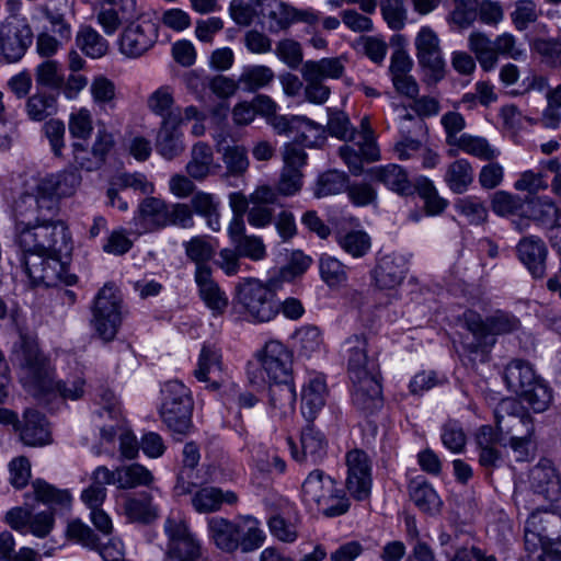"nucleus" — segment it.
Here are the masks:
<instances>
[{"label": "nucleus", "mask_w": 561, "mask_h": 561, "mask_svg": "<svg viewBox=\"0 0 561 561\" xmlns=\"http://www.w3.org/2000/svg\"><path fill=\"white\" fill-rule=\"evenodd\" d=\"M98 21L107 35L128 23L121 41V51L136 58L148 51L158 38V26L149 19H140L136 0H102Z\"/></svg>", "instance_id": "f257e3e1"}, {"label": "nucleus", "mask_w": 561, "mask_h": 561, "mask_svg": "<svg viewBox=\"0 0 561 561\" xmlns=\"http://www.w3.org/2000/svg\"><path fill=\"white\" fill-rule=\"evenodd\" d=\"M16 356L28 382L39 392H57L64 399L70 400L83 396L84 380L81 377L54 380L49 363L35 343L24 341Z\"/></svg>", "instance_id": "f03ea898"}, {"label": "nucleus", "mask_w": 561, "mask_h": 561, "mask_svg": "<svg viewBox=\"0 0 561 561\" xmlns=\"http://www.w3.org/2000/svg\"><path fill=\"white\" fill-rule=\"evenodd\" d=\"M193 215L186 204H167L156 197L141 201L131 220V231L138 236L162 229L167 226L191 228Z\"/></svg>", "instance_id": "7ed1b4c3"}, {"label": "nucleus", "mask_w": 561, "mask_h": 561, "mask_svg": "<svg viewBox=\"0 0 561 561\" xmlns=\"http://www.w3.org/2000/svg\"><path fill=\"white\" fill-rule=\"evenodd\" d=\"M16 242L26 254H61L69 249V232L61 220L54 218L49 222L23 226L15 233Z\"/></svg>", "instance_id": "20e7f679"}, {"label": "nucleus", "mask_w": 561, "mask_h": 561, "mask_svg": "<svg viewBox=\"0 0 561 561\" xmlns=\"http://www.w3.org/2000/svg\"><path fill=\"white\" fill-rule=\"evenodd\" d=\"M257 364L250 363L247 374L252 385L291 381V352L279 341L271 340L256 354Z\"/></svg>", "instance_id": "39448f33"}, {"label": "nucleus", "mask_w": 561, "mask_h": 561, "mask_svg": "<svg viewBox=\"0 0 561 561\" xmlns=\"http://www.w3.org/2000/svg\"><path fill=\"white\" fill-rule=\"evenodd\" d=\"M236 300L251 321L264 323L279 313L275 284H264L256 278H244L236 287Z\"/></svg>", "instance_id": "423d86ee"}, {"label": "nucleus", "mask_w": 561, "mask_h": 561, "mask_svg": "<svg viewBox=\"0 0 561 561\" xmlns=\"http://www.w3.org/2000/svg\"><path fill=\"white\" fill-rule=\"evenodd\" d=\"M160 415L176 435H185L192 426L193 400L187 387L179 380L165 382L161 390Z\"/></svg>", "instance_id": "0eeeda50"}, {"label": "nucleus", "mask_w": 561, "mask_h": 561, "mask_svg": "<svg viewBox=\"0 0 561 561\" xmlns=\"http://www.w3.org/2000/svg\"><path fill=\"white\" fill-rule=\"evenodd\" d=\"M36 179L25 184L24 192L14 203L15 233L23 230V226L49 222L57 215V201L35 188Z\"/></svg>", "instance_id": "6e6552de"}, {"label": "nucleus", "mask_w": 561, "mask_h": 561, "mask_svg": "<svg viewBox=\"0 0 561 561\" xmlns=\"http://www.w3.org/2000/svg\"><path fill=\"white\" fill-rule=\"evenodd\" d=\"M528 533L540 547V553L531 561H561V510H537L528 517Z\"/></svg>", "instance_id": "1a4fd4ad"}, {"label": "nucleus", "mask_w": 561, "mask_h": 561, "mask_svg": "<svg viewBox=\"0 0 561 561\" xmlns=\"http://www.w3.org/2000/svg\"><path fill=\"white\" fill-rule=\"evenodd\" d=\"M163 529L168 541L161 561H210L204 556L202 542L185 520L169 516Z\"/></svg>", "instance_id": "9d476101"}, {"label": "nucleus", "mask_w": 561, "mask_h": 561, "mask_svg": "<svg viewBox=\"0 0 561 561\" xmlns=\"http://www.w3.org/2000/svg\"><path fill=\"white\" fill-rule=\"evenodd\" d=\"M518 323L517 319L503 311H496L485 320L480 314L470 313L466 317V327L474 341L466 347L471 353L486 352L494 345L495 335L514 331Z\"/></svg>", "instance_id": "9b49d317"}, {"label": "nucleus", "mask_w": 561, "mask_h": 561, "mask_svg": "<svg viewBox=\"0 0 561 561\" xmlns=\"http://www.w3.org/2000/svg\"><path fill=\"white\" fill-rule=\"evenodd\" d=\"M92 313V323L99 336L105 342L114 340L122 323L119 291L108 285L101 288L94 299Z\"/></svg>", "instance_id": "f8f14e48"}, {"label": "nucleus", "mask_w": 561, "mask_h": 561, "mask_svg": "<svg viewBox=\"0 0 561 561\" xmlns=\"http://www.w3.org/2000/svg\"><path fill=\"white\" fill-rule=\"evenodd\" d=\"M267 19L268 31L277 34L287 31L296 23H304L309 26H316L320 22V12L313 8H296L288 2L278 0H268Z\"/></svg>", "instance_id": "ddd939ff"}, {"label": "nucleus", "mask_w": 561, "mask_h": 561, "mask_svg": "<svg viewBox=\"0 0 561 561\" xmlns=\"http://www.w3.org/2000/svg\"><path fill=\"white\" fill-rule=\"evenodd\" d=\"M267 123L277 135L291 136L296 142L305 147H317L323 140L321 125L306 116L275 114Z\"/></svg>", "instance_id": "4468645a"}, {"label": "nucleus", "mask_w": 561, "mask_h": 561, "mask_svg": "<svg viewBox=\"0 0 561 561\" xmlns=\"http://www.w3.org/2000/svg\"><path fill=\"white\" fill-rule=\"evenodd\" d=\"M347 476L345 486L356 501H365L371 492V461L362 449L350 450L345 456Z\"/></svg>", "instance_id": "2eb2a0df"}, {"label": "nucleus", "mask_w": 561, "mask_h": 561, "mask_svg": "<svg viewBox=\"0 0 561 561\" xmlns=\"http://www.w3.org/2000/svg\"><path fill=\"white\" fill-rule=\"evenodd\" d=\"M416 57L432 82H438L445 75V61L439 47V38L428 26H423L415 37Z\"/></svg>", "instance_id": "dca6fc26"}, {"label": "nucleus", "mask_w": 561, "mask_h": 561, "mask_svg": "<svg viewBox=\"0 0 561 561\" xmlns=\"http://www.w3.org/2000/svg\"><path fill=\"white\" fill-rule=\"evenodd\" d=\"M32 42V28L25 22L8 19L0 25V50L8 62L20 60Z\"/></svg>", "instance_id": "f3484780"}, {"label": "nucleus", "mask_w": 561, "mask_h": 561, "mask_svg": "<svg viewBox=\"0 0 561 561\" xmlns=\"http://www.w3.org/2000/svg\"><path fill=\"white\" fill-rule=\"evenodd\" d=\"M342 353L347 358V369L351 380H359L366 376L377 375L375 360L367 355V337L365 334H354L342 345Z\"/></svg>", "instance_id": "a211bd4d"}, {"label": "nucleus", "mask_w": 561, "mask_h": 561, "mask_svg": "<svg viewBox=\"0 0 561 561\" xmlns=\"http://www.w3.org/2000/svg\"><path fill=\"white\" fill-rule=\"evenodd\" d=\"M287 445L293 459L299 463L309 462L316 465L321 462L327 456L328 443L324 435L310 425L301 432V450H298L297 444L291 437L287 438Z\"/></svg>", "instance_id": "6ab92c4d"}, {"label": "nucleus", "mask_w": 561, "mask_h": 561, "mask_svg": "<svg viewBox=\"0 0 561 561\" xmlns=\"http://www.w3.org/2000/svg\"><path fill=\"white\" fill-rule=\"evenodd\" d=\"M353 383L352 401L365 415H371L382 408L381 385L377 375L366 376Z\"/></svg>", "instance_id": "aec40b11"}, {"label": "nucleus", "mask_w": 561, "mask_h": 561, "mask_svg": "<svg viewBox=\"0 0 561 561\" xmlns=\"http://www.w3.org/2000/svg\"><path fill=\"white\" fill-rule=\"evenodd\" d=\"M221 352L214 345H203L197 367L194 370L195 378L207 383L210 390H218L222 385V360Z\"/></svg>", "instance_id": "412c9836"}, {"label": "nucleus", "mask_w": 561, "mask_h": 561, "mask_svg": "<svg viewBox=\"0 0 561 561\" xmlns=\"http://www.w3.org/2000/svg\"><path fill=\"white\" fill-rule=\"evenodd\" d=\"M530 484L535 493L542 494L551 504L561 497V479L552 462L541 459L529 473ZM552 507V505H550Z\"/></svg>", "instance_id": "4be33fe9"}, {"label": "nucleus", "mask_w": 561, "mask_h": 561, "mask_svg": "<svg viewBox=\"0 0 561 561\" xmlns=\"http://www.w3.org/2000/svg\"><path fill=\"white\" fill-rule=\"evenodd\" d=\"M154 147L158 154L165 160L171 161L181 156L185 150V142L180 122L174 121V118L160 122L154 138Z\"/></svg>", "instance_id": "5701e85b"}, {"label": "nucleus", "mask_w": 561, "mask_h": 561, "mask_svg": "<svg viewBox=\"0 0 561 561\" xmlns=\"http://www.w3.org/2000/svg\"><path fill=\"white\" fill-rule=\"evenodd\" d=\"M21 440L32 447H41L51 442L49 423L45 415L34 409H26L20 423Z\"/></svg>", "instance_id": "b1692460"}, {"label": "nucleus", "mask_w": 561, "mask_h": 561, "mask_svg": "<svg viewBox=\"0 0 561 561\" xmlns=\"http://www.w3.org/2000/svg\"><path fill=\"white\" fill-rule=\"evenodd\" d=\"M209 539L221 551L233 553L240 547L241 524L224 517H211L207 522Z\"/></svg>", "instance_id": "393cba45"}, {"label": "nucleus", "mask_w": 561, "mask_h": 561, "mask_svg": "<svg viewBox=\"0 0 561 561\" xmlns=\"http://www.w3.org/2000/svg\"><path fill=\"white\" fill-rule=\"evenodd\" d=\"M405 273L407 264L403 256L385 254L378 260L373 277L380 289H392L402 283Z\"/></svg>", "instance_id": "a878e982"}, {"label": "nucleus", "mask_w": 561, "mask_h": 561, "mask_svg": "<svg viewBox=\"0 0 561 561\" xmlns=\"http://www.w3.org/2000/svg\"><path fill=\"white\" fill-rule=\"evenodd\" d=\"M199 298L210 309L213 316L222 314L229 304L226 293L213 277V272L201 271L194 275Z\"/></svg>", "instance_id": "bb28decb"}, {"label": "nucleus", "mask_w": 561, "mask_h": 561, "mask_svg": "<svg viewBox=\"0 0 561 561\" xmlns=\"http://www.w3.org/2000/svg\"><path fill=\"white\" fill-rule=\"evenodd\" d=\"M35 179V188L53 198L72 195L81 182L80 174L75 170H65Z\"/></svg>", "instance_id": "cd10ccee"}, {"label": "nucleus", "mask_w": 561, "mask_h": 561, "mask_svg": "<svg viewBox=\"0 0 561 561\" xmlns=\"http://www.w3.org/2000/svg\"><path fill=\"white\" fill-rule=\"evenodd\" d=\"M192 505L197 513L207 514L217 512L224 503L233 505L238 495L232 491H222L215 486H205L197 490L192 496Z\"/></svg>", "instance_id": "c85d7f7f"}, {"label": "nucleus", "mask_w": 561, "mask_h": 561, "mask_svg": "<svg viewBox=\"0 0 561 561\" xmlns=\"http://www.w3.org/2000/svg\"><path fill=\"white\" fill-rule=\"evenodd\" d=\"M336 481L320 469L312 470L301 485V496L306 505L317 506L330 492H334Z\"/></svg>", "instance_id": "c756f323"}, {"label": "nucleus", "mask_w": 561, "mask_h": 561, "mask_svg": "<svg viewBox=\"0 0 561 561\" xmlns=\"http://www.w3.org/2000/svg\"><path fill=\"white\" fill-rule=\"evenodd\" d=\"M491 208L501 217H518L517 220H513V224L517 230L524 229L525 199L520 196L506 191H497L492 195Z\"/></svg>", "instance_id": "7c9ffc66"}, {"label": "nucleus", "mask_w": 561, "mask_h": 561, "mask_svg": "<svg viewBox=\"0 0 561 561\" xmlns=\"http://www.w3.org/2000/svg\"><path fill=\"white\" fill-rule=\"evenodd\" d=\"M187 260L195 265L194 275L201 271L213 272L209 262L214 259L216 250L206 236H196L183 242Z\"/></svg>", "instance_id": "2f4dec72"}, {"label": "nucleus", "mask_w": 561, "mask_h": 561, "mask_svg": "<svg viewBox=\"0 0 561 561\" xmlns=\"http://www.w3.org/2000/svg\"><path fill=\"white\" fill-rule=\"evenodd\" d=\"M327 397V383L322 375H316L304 386L301 393L302 413L308 420L324 407Z\"/></svg>", "instance_id": "473e14b6"}, {"label": "nucleus", "mask_w": 561, "mask_h": 561, "mask_svg": "<svg viewBox=\"0 0 561 561\" xmlns=\"http://www.w3.org/2000/svg\"><path fill=\"white\" fill-rule=\"evenodd\" d=\"M146 104L152 114L161 118V122L171 121L172 118L180 122V116L175 113L178 106L175 105L174 90L172 87H159L149 94Z\"/></svg>", "instance_id": "72a5a7b5"}, {"label": "nucleus", "mask_w": 561, "mask_h": 561, "mask_svg": "<svg viewBox=\"0 0 561 561\" xmlns=\"http://www.w3.org/2000/svg\"><path fill=\"white\" fill-rule=\"evenodd\" d=\"M374 179L401 195H411L414 191L405 170L398 164H388L373 170Z\"/></svg>", "instance_id": "f704fd0d"}, {"label": "nucleus", "mask_w": 561, "mask_h": 561, "mask_svg": "<svg viewBox=\"0 0 561 561\" xmlns=\"http://www.w3.org/2000/svg\"><path fill=\"white\" fill-rule=\"evenodd\" d=\"M345 58L343 56L322 58L320 60H307L302 64L300 72H306L321 81L325 79L336 80L345 72Z\"/></svg>", "instance_id": "c9c22d12"}, {"label": "nucleus", "mask_w": 561, "mask_h": 561, "mask_svg": "<svg viewBox=\"0 0 561 561\" xmlns=\"http://www.w3.org/2000/svg\"><path fill=\"white\" fill-rule=\"evenodd\" d=\"M58 95L36 91L25 102V113L33 122H43L58 111Z\"/></svg>", "instance_id": "e433bc0d"}, {"label": "nucleus", "mask_w": 561, "mask_h": 561, "mask_svg": "<svg viewBox=\"0 0 561 561\" xmlns=\"http://www.w3.org/2000/svg\"><path fill=\"white\" fill-rule=\"evenodd\" d=\"M410 497L420 511L436 514L442 506V500L434 488L424 480H413L409 486Z\"/></svg>", "instance_id": "4c0bfd02"}, {"label": "nucleus", "mask_w": 561, "mask_h": 561, "mask_svg": "<svg viewBox=\"0 0 561 561\" xmlns=\"http://www.w3.org/2000/svg\"><path fill=\"white\" fill-rule=\"evenodd\" d=\"M240 90L244 92H256L268 87L274 78V71L264 65H250L242 68L239 75Z\"/></svg>", "instance_id": "58836bf2"}, {"label": "nucleus", "mask_w": 561, "mask_h": 561, "mask_svg": "<svg viewBox=\"0 0 561 561\" xmlns=\"http://www.w3.org/2000/svg\"><path fill=\"white\" fill-rule=\"evenodd\" d=\"M552 402V389L528 366V407L536 413L546 411Z\"/></svg>", "instance_id": "ea45409f"}, {"label": "nucleus", "mask_w": 561, "mask_h": 561, "mask_svg": "<svg viewBox=\"0 0 561 561\" xmlns=\"http://www.w3.org/2000/svg\"><path fill=\"white\" fill-rule=\"evenodd\" d=\"M468 42L470 50L476 55L482 69L485 71L492 70L499 60L495 42L480 32L471 33Z\"/></svg>", "instance_id": "a19ab883"}, {"label": "nucleus", "mask_w": 561, "mask_h": 561, "mask_svg": "<svg viewBox=\"0 0 561 561\" xmlns=\"http://www.w3.org/2000/svg\"><path fill=\"white\" fill-rule=\"evenodd\" d=\"M335 240L339 247L354 259L365 256L371 248V238L364 230L339 232Z\"/></svg>", "instance_id": "79ce46f5"}, {"label": "nucleus", "mask_w": 561, "mask_h": 561, "mask_svg": "<svg viewBox=\"0 0 561 561\" xmlns=\"http://www.w3.org/2000/svg\"><path fill=\"white\" fill-rule=\"evenodd\" d=\"M444 180L455 194L465 193L473 181V170L466 159L451 162L445 173Z\"/></svg>", "instance_id": "37998d69"}, {"label": "nucleus", "mask_w": 561, "mask_h": 561, "mask_svg": "<svg viewBox=\"0 0 561 561\" xmlns=\"http://www.w3.org/2000/svg\"><path fill=\"white\" fill-rule=\"evenodd\" d=\"M213 160L214 154L209 145L195 144L192 148L191 160L186 164L187 174L197 181L204 180L209 174Z\"/></svg>", "instance_id": "c03bdc74"}, {"label": "nucleus", "mask_w": 561, "mask_h": 561, "mask_svg": "<svg viewBox=\"0 0 561 561\" xmlns=\"http://www.w3.org/2000/svg\"><path fill=\"white\" fill-rule=\"evenodd\" d=\"M242 522L239 549L243 553L253 552L264 545L266 534L261 528V523L257 518L248 515L242 517Z\"/></svg>", "instance_id": "a18cd8bd"}, {"label": "nucleus", "mask_w": 561, "mask_h": 561, "mask_svg": "<svg viewBox=\"0 0 561 561\" xmlns=\"http://www.w3.org/2000/svg\"><path fill=\"white\" fill-rule=\"evenodd\" d=\"M270 383L271 408L279 410L280 415L293 412L296 402V391L291 381H273Z\"/></svg>", "instance_id": "49530a36"}, {"label": "nucleus", "mask_w": 561, "mask_h": 561, "mask_svg": "<svg viewBox=\"0 0 561 561\" xmlns=\"http://www.w3.org/2000/svg\"><path fill=\"white\" fill-rule=\"evenodd\" d=\"M114 472L116 485L123 490L148 485L153 480L151 472L139 463L117 468Z\"/></svg>", "instance_id": "de8ad7c7"}, {"label": "nucleus", "mask_w": 561, "mask_h": 561, "mask_svg": "<svg viewBox=\"0 0 561 561\" xmlns=\"http://www.w3.org/2000/svg\"><path fill=\"white\" fill-rule=\"evenodd\" d=\"M124 512L129 520L148 523L157 517V507L151 503V497L147 493L139 497H127L124 503Z\"/></svg>", "instance_id": "09e8293b"}, {"label": "nucleus", "mask_w": 561, "mask_h": 561, "mask_svg": "<svg viewBox=\"0 0 561 561\" xmlns=\"http://www.w3.org/2000/svg\"><path fill=\"white\" fill-rule=\"evenodd\" d=\"M35 82L37 87L56 91L57 95L64 85L61 65L56 60H45L35 69Z\"/></svg>", "instance_id": "8fccbe9b"}, {"label": "nucleus", "mask_w": 561, "mask_h": 561, "mask_svg": "<svg viewBox=\"0 0 561 561\" xmlns=\"http://www.w3.org/2000/svg\"><path fill=\"white\" fill-rule=\"evenodd\" d=\"M76 41L78 47L91 58H101L108 48L107 41L91 26H82Z\"/></svg>", "instance_id": "3c124183"}, {"label": "nucleus", "mask_w": 561, "mask_h": 561, "mask_svg": "<svg viewBox=\"0 0 561 561\" xmlns=\"http://www.w3.org/2000/svg\"><path fill=\"white\" fill-rule=\"evenodd\" d=\"M319 272L321 279L329 287H337L347 282L346 266L340 260L329 254L320 256Z\"/></svg>", "instance_id": "603ef678"}, {"label": "nucleus", "mask_w": 561, "mask_h": 561, "mask_svg": "<svg viewBox=\"0 0 561 561\" xmlns=\"http://www.w3.org/2000/svg\"><path fill=\"white\" fill-rule=\"evenodd\" d=\"M455 147L481 160H493L500 154L499 150L492 148L485 138L469 134L460 135Z\"/></svg>", "instance_id": "864d4df0"}, {"label": "nucleus", "mask_w": 561, "mask_h": 561, "mask_svg": "<svg viewBox=\"0 0 561 561\" xmlns=\"http://www.w3.org/2000/svg\"><path fill=\"white\" fill-rule=\"evenodd\" d=\"M548 248L536 236H528V273L534 278H542L546 274Z\"/></svg>", "instance_id": "5fc2aeb1"}, {"label": "nucleus", "mask_w": 561, "mask_h": 561, "mask_svg": "<svg viewBox=\"0 0 561 561\" xmlns=\"http://www.w3.org/2000/svg\"><path fill=\"white\" fill-rule=\"evenodd\" d=\"M90 92L94 104L100 108L115 107L116 87L108 78L96 76L91 82Z\"/></svg>", "instance_id": "6e6d98bb"}, {"label": "nucleus", "mask_w": 561, "mask_h": 561, "mask_svg": "<svg viewBox=\"0 0 561 561\" xmlns=\"http://www.w3.org/2000/svg\"><path fill=\"white\" fill-rule=\"evenodd\" d=\"M347 184L348 175L345 172L330 170L319 176L314 195L324 197L340 194L346 191Z\"/></svg>", "instance_id": "4d7b16f0"}, {"label": "nucleus", "mask_w": 561, "mask_h": 561, "mask_svg": "<svg viewBox=\"0 0 561 561\" xmlns=\"http://www.w3.org/2000/svg\"><path fill=\"white\" fill-rule=\"evenodd\" d=\"M60 254L46 255V271L43 286L55 287L60 283L72 285L77 277L67 272L66 266L59 259Z\"/></svg>", "instance_id": "13d9d810"}, {"label": "nucleus", "mask_w": 561, "mask_h": 561, "mask_svg": "<svg viewBox=\"0 0 561 561\" xmlns=\"http://www.w3.org/2000/svg\"><path fill=\"white\" fill-rule=\"evenodd\" d=\"M32 488L35 499L47 505L68 506L70 503V494L67 491L58 490L46 481L37 479L33 481Z\"/></svg>", "instance_id": "bf43d9fd"}, {"label": "nucleus", "mask_w": 561, "mask_h": 561, "mask_svg": "<svg viewBox=\"0 0 561 561\" xmlns=\"http://www.w3.org/2000/svg\"><path fill=\"white\" fill-rule=\"evenodd\" d=\"M558 217V208L547 197L528 198V219L541 225H552Z\"/></svg>", "instance_id": "052dcab7"}, {"label": "nucleus", "mask_w": 561, "mask_h": 561, "mask_svg": "<svg viewBox=\"0 0 561 561\" xmlns=\"http://www.w3.org/2000/svg\"><path fill=\"white\" fill-rule=\"evenodd\" d=\"M69 133L77 141H88L93 131V119L91 112L81 107L69 116L68 122Z\"/></svg>", "instance_id": "680f3d73"}, {"label": "nucleus", "mask_w": 561, "mask_h": 561, "mask_svg": "<svg viewBox=\"0 0 561 561\" xmlns=\"http://www.w3.org/2000/svg\"><path fill=\"white\" fill-rule=\"evenodd\" d=\"M450 20L459 27H469L478 18L479 0H451Z\"/></svg>", "instance_id": "e2e57ef3"}, {"label": "nucleus", "mask_w": 561, "mask_h": 561, "mask_svg": "<svg viewBox=\"0 0 561 561\" xmlns=\"http://www.w3.org/2000/svg\"><path fill=\"white\" fill-rule=\"evenodd\" d=\"M293 340L299 352L306 356L317 352L322 343L320 331L312 325H306L296 330L293 334Z\"/></svg>", "instance_id": "0e129e2a"}, {"label": "nucleus", "mask_w": 561, "mask_h": 561, "mask_svg": "<svg viewBox=\"0 0 561 561\" xmlns=\"http://www.w3.org/2000/svg\"><path fill=\"white\" fill-rule=\"evenodd\" d=\"M316 508L327 517H336L348 511L350 502L344 491L335 485L334 492H330L324 501L319 502Z\"/></svg>", "instance_id": "69168bd1"}, {"label": "nucleus", "mask_w": 561, "mask_h": 561, "mask_svg": "<svg viewBox=\"0 0 561 561\" xmlns=\"http://www.w3.org/2000/svg\"><path fill=\"white\" fill-rule=\"evenodd\" d=\"M455 209L465 216L471 225L482 224L488 218L485 206L477 197L458 198L455 202Z\"/></svg>", "instance_id": "338daca9"}, {"label": "nucleus", "mask_w": 561, "mask_h": 561, "mask_svg": "<svg viewBox=\"0 0 561 561\" xmlns=\"http://www.w3.org/2000/svg\"><path fill=\"white\" fill-rule=\"evenodd\" d=\"M276 56L291 69L304 64V53L300 43L293 38L279 41L275 48Z\"/></svg>", "instance_id": "774afa93"}]
</instances>
